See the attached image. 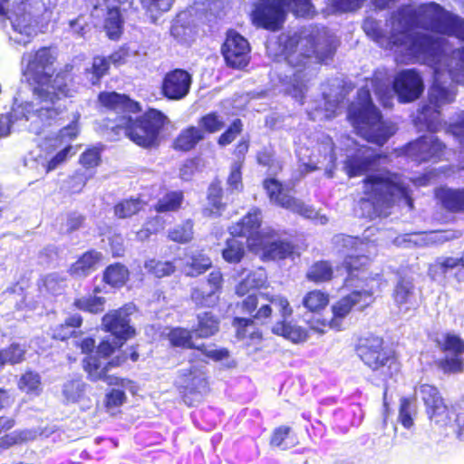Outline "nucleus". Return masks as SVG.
I'll use <instances>...</instances> for the list:
<instances>
[{
	"label": "nucleus",
	"instance_id": "f257e3e1",
	"mask_svg": "<svg viewBox=\"0 0 464 464\" xmlns=\"http://www.w3.org/2000/svg\"><path fill=\"white\" fill-rule=\"evenodd\" d=\"M390 162L388 153L374 152L372 148L362 146L347 157L343 168L349 178L366 175L362 180L363 194L374 208H391L396 199H404L412 207L410 188L400 173L387 169L380 173H371L382 164Z\"/></svg>",
	"mask_w": 464,
	"mask_h": 464
},
{
	"label": "nucleus",
	"instance_id": "f03ea898",
	"mask_svg": "<svg viewBox=\"0 0 464 464\" xmlns=\"http://www.w3.org/2000/svg\"><path fill=\"white\" fill-rule=\"evenodd\" d=\"M272 305L278 308L281 315V319L272 326V333L295 343L304 342L309 336L308 330L287 321L293 314L288 299L283 295H271L260 291L251 293L238 304L241 311L251 317L235 316L232 319L236 337L238 340L259 343L263 339V333L256 326V321H269L273 314Z\"/></svg>",
	"mask_w": 464,
	"mask_h": 464
},
{
	"label": "nucleus",
	"instance_id": "7ed1b4c3",
	"mask_svg": "<svg viewBox=\"0 0 464 464\" xmlns=\"http://www.w3.org/2000/svg\"><path fill=\"white\" fill-rule=\"evenodd\" d=\"M57 60L58 53L53 46H41L23 54L22 75L41 102L53 105L76 92L74 65L68 63L55 70Z\"/></svg>",
	"mask_w": 464,
	"mask_h": 464
},
{
	"label": "nucleus",
	"instance_id": "20e7f679",
	"mask_svg": "<svg viewBox=\"0 0 464 464\" xmlns=\"http://www.w3.org/2000/svg\"><path fill=\"white\" fill-rule=\"evenodd\" d=\"M341 266L346 273L343 286L347 290L363 288L369 282L375 279L371 271V259L368 256L346 255ZM372 295V291L367 289L351 291L331 306L332 318L327 323L323 322L322 324L340 329L343 320L353 309L362 311L371 304Z\"/></svg>",
	"mask_w": 464,
	"mask_h": 464
},
{
	"label": "nucleus",
	"instance_id": "39448f33",
	"mask_svg": "<svg viewBox=\"0 0 464 464\" xmlns=\"http://www.w3.org/2000/svg\"><path fill=\"white\" fill-rule=\"evenodd\" d=\"M392 19L400 29H393L390 44L393 46H407L410 53L432 67L439 65L444 55L445 41L424 34H411L418 22V13L410 5H402L392 14Z\"/></svg>",
	"mask_w": 464,
	"mask_h": 464
},
{
	"label": "nucleus",
	"instance_id": "423d86ee",
	"mask_svg": "<svg viewBox=\"0 0 464 464\" xmlns=\"http://www.w3.org/2000/svg\"><path fill=\"white\" fill-rule=\"evenodd\" d=\"M353 351L362 363L374 376L385 383L383 406L386 411H388L389 405L386 401L388 393L387 383L397 376L401 369V362L397 351L387 343L383 336L373 333H367L358 336Z\"/></svg>",
	"mask_w": 464,
	"mask_h": 464
},
{
	"label": "nucleus",
	"instance_id": "0eeeda50",
	"mask_svg": "<svg viewBox=\"0 0 464 464\" xmlns=\"http://www.w3.org/2000/svg\"><path fill=\"white\" fill-rule=\"evenodd\" d=\"M170 120L161 110L149 107L136 117L123 115L112 127L114 133L122 131L132 143L143 150L158 149Z\"/></svg>",
	"mask_w": 464,
	"mask_h": 464
},
{
	"label": "nucleus",
	"instance_id": "6e6552de",
	"mask_svg": "<svg viewBox=\"0 0 464 464\" xmlns=\"http://www.w3.org/2000/svg\"><path fill=\"white\" fill-rule=\"evenodd\" d=\"M418 391L430 425L447 430L455 424L456 438L464 441V398L450 403L440 389L430 383H420Z\"/></svg>",
	"mask_w": 464,
	"mask_h": 464
},
{
	"label": "nucleus",
	"instance_id": "1a4fd4ad",
	"mask_svg": "<svg viewBox=\"0 0 464 464\" xmlns=\"http://www.w3.org/2000/svg\"><path fill=\"white\" fill-rule=\"evenodd\" d=\"M348 120L361 138L378 146L384 145L394 133L383 121L367 87L358 91V106L349 110Z\"/></svg>",
	"mask_w": 464,
	"mask_h": 464
},
{
	"label": "nucleus",
	"instance_id": "9d476101",
	"mask_svg": "<svg viewBox=\"0 0 464 464\" xmlns=\"http://www.w3.org/2000/svg\"><path fill=\"white\" fill-rule=\"evenodd\" d=\"M134 310L135 305L132 303H127L103 314L101 328L103 332L111 334L112 340L102 339L99 343L97 352L100 357H111L129 340L136 336L137 331L130 324V315Z\"/></svg>",
	"mask_w": 464,
	"mask_h": 464
},
{
	"label": "nucleus",
	"instance_id": "9b49d317",
	"mask_svg": "<svg viewBox=\"0 0 464 464\" xmlns=\"http://www.w3.org/2000/svg\"><path fill=\"white\" fill-rule=\"evenodd\" d=\"M309 0H257L251 10V23L257 28L276 32L282 28L287 9L294 13L308 11Z\"/></svg>",
	"mask_w": 464,
	"mask_h": 464
},
{
	"label": "nucleus",
	"instance_id": "f8f14e48",
	"mask_svg": "<svg viewBox=\"0 0 464 464\" xmlns=\"http://www.w3.org/2000/svg\"><path fill=\"white\" fill-rule=\"evenodd\" d=\"M249 250L263 262L294 260L301 256V249L295 241L279 237L274 230L256 235L249 243Z\"/></svg>",
	"mask_w": 464,
	"mask_h": 464
},
{
	"label": "nucleus",
	"instance_id": "ddd939ff",
	"mask_svg": "<svg viewBox=\"0 0 464 464\" xmlns=\"http://www.w3.org/2000/svg\"><path fill=\"white\" fill-rule=\"evenodd\" d=\"M10 0H0V16L11 22L14 31L30 36L38 24L43 5L37 0L15 2L9 9Z\"/></svg>",
	"mask_w": 464,
	"mask_h": 464
},
{
	"label": "nucleus",
	"instance_id": "4468645a",
	"mask_svg": "<svg viewBox=\"0 0 464 464\" xmlns=\"http://www.w3.org/2000/svg\"><path fill=\"white\" fill-rule=\"evenodd\" d=\"M455 101V93L440 83H433L428 92L426 102L420 108L417 121L429 132H437L442 123L441 108Z\"/></svg>",
	"mask_w": 464,
	"mask_h": 464
},
{
	"label": "nucleus",
	"instance_id": "2eb2a0df",
	"mask_svg": "<svg viewBox=\"0 0 464 464\" xmlns=\"http://www.w3.org/2000/svg\"><path fill=\"white\" fill-rule=\"evenodd\" d=\"M439 350L445 354L436 362L438 369L445 375H455L464 372V340L454 333H445L441 340L436 341Z\"/></svg>",
	"mask_w": 464,
	"mask_h": 464
},
{
	"label": "nucleus",
	"instance_id": "dca6fc26",
	"mask_svg": "<svg viewBox=\"0 0 464 464\" xmlns=\"http://www.w3.org/2000/svg\"><path fill=\"white\" fill-rule=\"evenodd\" d=\"M224 275L220 269L211 271L203 280L191 287L189 300L194 308L210 309L218 306L224 286Z\"/></svg>",
	"mask_w": 464,
	"mask_h": 464
},
{
	"label": "nucleus",
	"instance_id": "f3484780",
	"mask_svg": "<svg viewBox=\"0 0 464 464\" xmlns=\"http://www.w3.org/2000/svg\"><path fill=\"white\" fill-rule=\"evenodd\" d=\"M262 188L272 204L304 218H311L313 216L314 208L290 195L289 188L276 178H265L262 180Z\"/></svg>",
	"mask_w": 464,
	"mask_h": 464
},
{
	"label": "nucleus",
	"instance_id": "a211bd4d",
	"mask_svg": "<svg viewBox=\"0 0 464 464\" xmlns=\"http://www.w3.org/2000/svg\"><path fill=\"white\" fill-rule=\"evenodd\" d=\"M447 151V145L432 132L420 136L404 147V153L418 164L442 161Z\"/></svg>",
	"mask_w": 464,
	"mask_h": 464
},
{
	"label": "nucleus",
	"instance_id": "6ab92c4d",
	"mask_svg": "<svg viewBox=\"0 0 464 464\" xmlns=\"http://www.w3.org/2000/svg\"><path fill=\"white\" fill-rule=\"evenodd\" d=\"M251 46L247 39L235 29H228L221 44L220 53L225 64L234 70H244L250 62Z\"/></svg>",
	"mask_w": 464,
	"mask_h": 464
},
{
	"label": "nucleus",
	"instance_id": "aec40b11",
	"mask_svg": "<svg viewBox=\"0 0 464 464\" xmlns=\"http://www.w3.org/2000/svg\"><path fill=\"white\" fill-rule=\"evenodd\" d=\"M129 355L125 351H121L108 362L103 363L99 356L87 355L82 360V368L87 374V379L92 382H97L104 379L106 373L112 368L121 367L125 364L130 358L132 362L139 361V345L133 344L129 346Z\"/></svg>",
	"mask_w": 464,
	"mask_h": 464
},
{
	"label": "nucleus",
	"instance_id": "412c9836",
	"mask_svg": "<svg viewBox=\"0 0 464 464\" xmlns=\"http://www.w3.org/2000/svg\"><path fill=\"white\" fill-rule=\"evenodd\" d=\"M424 13L427 14L430 26L433 31L454 35L464 41V19L450 14L434 2L425 6Z\"/></svg>",
	"mask_w": 464,
	"mask_h": 464
},
{
	"label": "nucleus",
	"instance_id": "4be33fe9",
	"mask_svg": "<svg viewBox=\"0 0 464 464\" xmlns=\"http://www.w3.org/2000/svg\"><path fill=\"white\" fill-rule=\"evenodd\" d=\"M193 82L192 74L182 68H174L164 73L160 84V93L167 101L186 98Z\"/></svg>",
	"mask_w": 464,
	"mask_h": 464
},
{
	"label": "nucleus",
	"instance_id": "5701e85b",
	"mask_svg": "<svg viewBox=\"0 0 464 464\" xmlns=\"http://www.w3.org/2000/svg\"><path fill=\"white\" fill-rule=\"evenodd\" d=\"M179 383L175 386L188 406H192L193 397L208 390L207 373L195 367L183 369L179 372Z\"/></svg>",
	"mask_w": 464,
	"mask_h": 464
},
{
	"label": "nucleus",
	"instance_id": "b1692460",
	"mask_svg": "<svg viewBox=\"0 0 464 464\" xmlns=\"http://www.w3.org/2000/svg\"><path fill=\"white\" fill-rule=\"evenodd\" d=\"M392 89L400 102L417 100L423 92L424 86L420 73L415 69L399 72L392 82Z\"/></svg>",
	"mask_w": 464,
	"mask_h": 464
},
{
	"label": "nucleus",
	"instance_id": "393cba45",
	"mask_svg": "<svg viewBox=\"0 0 464 464\" xmlns=\"http://www.w3.org/2000/svg\"><path fill=\"white\" fill-rule=\"evenodd\" d=\"M98 102L103 108L114 112L140 113L142 111L139 102L129 95L116 92H101L97 96Z\"/></svg>",
	"mask_w": 464,
	"mask_h": 464
},
{
	"label": "nucleus",
	"instance_id": "a878e982",
	"mask_svg": "<svg viewBox=\"0 0 464 464\" xmlns=\"http://www.w3.org/2000/svg\"><path fill=\"white\" fill-rule=\"evenodd\" d=\"M102 260V254L96 249L82 253L68 269V275L74 279L85 278L96 270Z\"/></svg>",
	"mask_w": 464,
	"mask_h": 464
},
{
	"label": "nucleus",
	"instance_id": "bb28decb",
	"mask_svg": "<svg viewBox=\"0 0 464 464\" xmlns=\"http://www.w3.org/2000/svg\"><path fill=\"white\" fill-rule=\"evenodd\" d=\"M227 206L224 188L219 179L213 180L207 190V204L202 208V214L206 218H218L226 210Z\"/></svg>",
	"mask_w": 464,
	"mask_h": 464
},
{
	"label": "nucleus",
	"instance_id": "cd10ccee",
	"mask_svg": "<svg viewBox=\"0 0 464 464\" xmlns=\"http://www.w3.org/2000/svg\"><path fill=\"white\" fill-rule=\"evenodd\" d=\"M15 420L13 418L0 417V435L13 429ZM33 439L30 431L15 430L0 437V452L15 446H21Z\"/></svg>",
	"mask_w": 464,
	"mask_h": 464
},
{
	"label": "nucleus",
	"instance_id": "c85d7f7f",
	"mask_svg": "<svg viewBox=\"0 0 464 464\" xmlns=\"http://www.w3.org/2000/svg\"><path fill=\"white\" fill-rule=\"evenodd\" d=\"M205 140L203 130L198 126L188 125L181 129L180 131L171 141V149L179 153L190 152L198 147V145Z\"/></svg>",
	"mask_w": 464,
	"mask_h": 464
},
{
	"label": "nucleus",
	"instance_id": "c756f323",
	"mask_svg": "<svg viewBox=\"0 0 464 464\" xmlns=\"http://www.w3.org/2000/svg\"><path fill=\"white\" fill-rule=\"evenodd\" d=\"M261 220L257 212H248L244 215L237 222L233 224L229 228L230 236L238 237H246L247 248L249 249V243L260 232Z\"/></svg>",
	"mask_w": 464,
	"mask_h": 464
},
{
	"label": "nucleus",
	"instance_id": "7c9ffc66",
	"mask_svg": "<svg viewBox=\"0 0 464 464\" xmlns=\"http://www.w3.org/2000/svg\"><path fill=\"white\" fill-rule=\"evenodd\" d=\"M392 298L397 307H404L405 310H408V305L412 304L415 299V285L413 278L400 275L393 286Z\"/></svg>",
	"mask_w": 464,
	"mask_h": 464
},
{
	"label": "nucleus",
	"instance_id": "2f4dec72",
	"mask_svg": "<svg viewBox=\"0 0 464 464\" xmlns=\"http://www.w3.org/2000/svg\"><path fill=\"white\" fill-rule=\"evenodd\" d=\"M196 319L197 324L192 327L196 338L209 339L219 332L220 319L211 311L198 314Z\"/></svg>",
	"mask_w": 464,
	"mask_h": 464
},
{
	"label": "nucleus",
	"instance_id": "473e14b6",
	"mask_svg": "<svg viewBox=\"0 0 464 464\" xmlns=\"http://www.w3.org/2000/svg\"><path fill=\"white\" fill-rule=\"evenodd\" d=\"M83 318L81 314H71L63 323L51 329V338L53 340L64 342L72 337H76L82 334V332L77 331V329L81 328Z\"/></svg>",
	"mask_w": 464,
	"mask_h": 464
},
{
	"label": "nucleus",
	"instance_id": "72a5a7b5",
	"mask_svg": "<svg viewBox=\"0 0 464 464\" xmlns=\"http://www.w3.org/2000/svg\"><path fill=\"white\" fill-rule=\"evenodd\" d=\"M130 280L129 268L121 262L108 265L102 275V281L111 288L120 289Z\"/></svg>",
	"mask_w": 464,
	"mask_h": 464
},
{
	"label": "nucleus",
	"instance_id": "f704fd0d",
	"mask_svg": "<svg viewBox=\"0 0 464 464\" xmlns=\"http://www.w3.org/2000/svg\"><path fill=\"white\" fill-rule=\"evenodd\" d=\"M102 27L110 40L117 41L121 38L124 28V19L119 6L106 8Z\"/></svg>",
	"mask_w": 464,
	"mask_h": 464
},
{
	"label": "nucleus",
	"instance_id": "c9c22d12",
	"mask_svg": "<svg viewBox=\"0 0 464 464\" xmlns=\"http://www.w3.org/2000/svg\"><path fill=\"white\" fill-rule=\"evenodd\" d=\"M307 281L315 285L328 283L334 278V266L331 260L320 259L312 263L305 273Z\"/></svg>",
	"mask_w": 464,
	"mask_h": 464
},
{
	"label": "nucleus",
	"instance_id": "e433bc0d",
	"mask_svg": "<svg viewBox=\"0 0 464 464\" xmlns=\"http://www.w3.org/2000/svg\"><path fill=\"white\" fill-rule=\"evenodd\" d=\"M185 196L181 189L167 190L152 206L157 215L179 212L182 208Z\"/></svg>",
	"mask_w": 464,
	"mask_h": 464
},
{
	"label": "nucleus",
	"instance_id": "4c0bfd02",
	"mask_svg": "<svg viewBox=\"0 0 464 464\" xmlns=\"http://www.w3.org/2000/svg\"><path fill=\"white\" fill-rule=\"evenodd\" d=\"M437 197L447 212L464 213V188H443Z\"/></svg>",
	"mask_w": 464,
	"mask_h": 464
},
{
	"label": "nucleus",
	"instance_id": "58836bf2",
	"mask_svg": "<svg viewBox=\"0 0 464 464\" xmlns=\"http://www.w3.org/2000/svg\"><path fill=\"white\" fill-rule=\"evenodd\" d=\"M186 256L188 260L184 263L183 268L185 275L188 277L201 276L212 267L211 258L203 251H198Z\"/></svg>",
	"mask_w": 464,
	"mask_h": 464
},
{
	"label": "nucleus",
	"instance_id": "ea45409f",
	"mask_svg": "<svg viewBox=\"0 0 464 464\" xmlns=\"http://www.w3.org/2000/svg\"><path fill=\"white\" fill-rule=\"evenodd\" d=\"M92 292V295L75 298L72 306L77 310L92 314H98L104 312L106 299L103 296L97 295V294L101 292V288L95 286Z\"/></svg>",
	"mask_w": 464,
	"mask_h": 464
},
{
	"label": "nucleus",
	"instance_id": "a19ab883",
	"mask_svg": "<svg viewBox=\"0 0 464 464\" xmlns=\"http://www.w3.org/2000/svg\"><path fill=\"white\" fill-rule=\"evenodd\" d=\"M435 266L442 275H448L454 270L451 274L453 279L459 284L464 283V251L459 257L446 256L438 259Z\"/></svg>",
	"mask_w": 464,
	"mask_h": 464
},
{
	"label": "nucleus",
	"instance_id": "79ce46f5",
	"mask_svg": "<svg viewBox=\"0 0 464 464\" xmlns=\"http://www.w3.org/2000/svg\"><path fill=\"white\" fill-rule=\"evenodd\" d=\"M166 227V221L160 215L148 217L141 227L135 232V239L138 242H147L151 237L163 231Z\"/></svg>",
	"mask_w": 464,
	"mask_h": 464
},
{
	"label": "nucleus",
	"instance_id": "37998d69",
	"mask_svg": "<svg viewBox=\"0 0 464 464\" xmlns=\"http://www.w3.org/2000/svg\"><path fill=\"white\" fill-rule=\"evenodd\" d=\"M330 302V295L321 289L307 291L302 299V305L311 314H320Z\"/></svg>",
	"mask_w": 464,
	"mask_h": 464
},
{
	"label": "nucleus",
	"instance_id": "c03bdc74",
	"mask_svg": "<svg viewBox=\"0 0 464 464\" xmlns=\"http://www.w3.org/2000/svg\"><path fill=\"white\" fill-rule=\"evenodd\" d=\"M256 161L259 166L266 168L269 172L277 174L284 169L283 162L277 158L273 145L263 147L256 154Z\"/></svg>",
	"mask_w": 464,
	"mask_h": 464
},
{
	"label": "nucleus",
	"instance_id": "a18cd8bd",
	"mask_svg": "<svg viewBox=\"0 0 464 464\" xmlns=\"http://www.w3.org/2000/svg\"><path fill=\"white\" fill-rule=\"evenodd\" d=\"M237 237L234 236L228 237L222 249V258L228 264H238L246 256V244Z\"/></svg>",
	"mask_w": 464,
	"mask_h": 464
},
{
	"label": "nucleus",
	"instance_id": "49530a36",
	"mask_svg": "<svg viewBox=\"0 0 464 464\" xmlns=\"http://www.w3.org/2000/svg\"><path fill=\"white\" fill-rule=\"evenodd\" d=\"M144 14L152 23H156L160 16L169 12L174 0H138Z\"/></svg>",
	"mask_w": 464,
	"mask_h": 464
},
{
	"label": "nucleus",
	"instance_id": "de8ad7c7",
	"mask_svg": "<svg viewBox=\"0 0 464 464\" xmlns=\"http://www.w3.org/2000/svg\"><path fill=\"white\" fill-rule=\"evenodd\" d=\"M143 201L140 198H124L113 206V213L117 218H130L139 214L143 208Z\"/></svg>",
	"mask_w": 464,
	"mask_h": 464
},
{
	"label": "nucleus",
	"instance_id": "09e8293b",
	"mask_svg": "<svg viewBox=\"0 0 464 464\" xmlns=\"http://www.w3.org/2000/svg\"><path fill=\"white\" fill-rule=\"evenodd\" d=\"M193 330L176 326L169 330L167 339L171 347L189 349L193 343Z\"/></svg>",
	"mask_w": 464,
	"mask_h": 464
},
{
	"label": "nucleus",
	"instance_id": "8fccbe9b",
	"mask_svg": "<svg viewBox=\"0 0 464 464\" xmlns=\"http://www.w3.org/2000/svg\"><path fill=\"white\" fill-rule=\"evenodd\" d=\"M414 400L411 397L403 396L400 398L398 407V422L406 430H411L414 426L417 411L413 405Z\"/></svg>",
	"mask_w": 464,
	"mask_h": 464
},
{
	"label": "nucleus",
	"instance_id": "3c124183",
	"mask_svg": "<svg viewBox=\"0 0 464 464\" xmlns=\"http://www.w3.org/2000/svg\"><path fill=\"white\" fill-rule=\"evenodd\" d=\"M144 268L149 275L156 278H163L172 276L176 272V266L173 261H162L150 258L145 261Z\"/></svg>",
	"mask_w": 464,
	"mask_h": 464
},
{
	"label": "nucleus",
	"instance_id": "603ef678",
	"mask_svg": "<svg viewBox=\"0 0 464 464\" xmlns=\"http://www.w3.org/2000/svg\"><path fill=\"white\" fill-rule=\"evenodd\" d=\"M194 222L192 219H185L168 232L169 240L178 244L189 243L193 238Z\"/></svg>",
	"mask_w": 464,
	"mask_h": 464
},
{
	"label": "nucleus",
	"instance_id": "864d4df0",
	"mask_svg": "<svg viewBox=\"0 0 464 464\" xmlns=\"http://www.w3.org/2000/svg\"><path fill=\"white\" fill-rule=\"evenodd\" d=\"M292 429L286 425H280L272 430L269 439V445L273 448H278L283 450H289L296 445L291 440Z\"/></svg>",
	"mask_w": 464,
	"mask_h": 464
},
{
	"label": "nucleus",
	"instance_id": "5fc2aeb1",
	"mask_svg": "<svg viewBox=\"0 0 464 464\" xmlns=\"http://www.w3.org/2000/svg\"><path fill=\"white\" fill-rule=\"evenodd\" d=\"M41 377L34 371H26L17 382L18 388L27 394H39L41 392Z\"/></svg>",
	"mask_w": 464,
	"mask_h": 464
},
{
	"label": "nucleus",
	"instance_id": "6e6d98bb",
	"mask_svg": "<svg viewBox=\"0 0 464 464\" xmlns=\"http://www.w3.org/2000/svg\"><path fill=\"white\" fill-rule=\"evenodd\" d=\"M79 135V128L77 123L71 122L68 125L63 127L59 130L55 137L53 139V143L51 145V150H54L59 147H63L65 144H70V142L75 140Z\"/></svg>",
	"mask_w": 464,
	"mask_h": 464
},
{
	"label": "nucleus",
	"instance_id": "4d7b16f0",
	"mask_svg": "<svg viewBox=\"0 0 464 464\" xmlns=\"http://www.w3.org/2000/svg\"><path fill=\"white\" fill-rule=\"evenodd\" d=\"M110 70V61L104 56H94L92 66L86 69L85 72L92 74L91 83L92 85L100 84L102 77L108 74Z\"/></svg>",
	"mask_w": 464,
	"mask_h": 464
},
{
	"label": "nucleus",
	"instance_id": "13d9d810",
	"mask_svg": "<svg viewBox=\"0 0 464 464\" xmlns=\"http://www.w3.org/2000/svg\"><path fill=\"white\" fill-rule=\"evenodd\" d=\"M198 128L203 133H216L223 129L224 121L217 111H210L202 115L198 121Z\"/></svg>",
	"mask_w": 464,
	"mask_h": 464
},
{
	"label": "nucleus",
	"instance_id": "bf43d9fd",
	"mask_svg": "<svg viewBox=\"0 0 464 464\" xmlns=\"http://www.w3.org/2000/svg\"><path fill=\"white\" fill-rule=\"evenodd\" d=\"M74 155L73 147L71 144H65L44 165L46 173L52 172L58 167L63 165L72 156Z\"/></svg>",
	"mask_w": 464,
	"mask_h": 464
},
{
	"label": "nucleus",
	"instance_id": "052dcab7",
	"mask_svg": "<svg viewBox=\"0 0 464 464\" xmlns=\"http://www.w3.org/2000/svg\"><path fill=\"white\" fill-rule=\"evenodd\" d=\"M242 131L243 122L239 118H237L233 120L228 127L218 136L217 142L220 147H226L231 144Z\"/></svg>",
	"mask_w": 464,
	"mask_h": 464
},
{
	"label": "nucleus",
	"instance_id": "680f3d73",
	"mask_svg": "<svg viewBox=\"0 0 464 464\" xmlns=\"http://www.w3.org/2000/svg\"><path fill=\"white\" fill-rule=\"evenodd\" d=\"M189 350L199 352L206 358L212 360L213 362H221L227 360L230 356V353L227 348L221 347L218 349L210 350L206 343L196 344L192 343Z\"/></svg>",
	"mask_w": 464,
	"mask_h": 464
},
{
	"label": "nucleus",
	"instance_id": "e2e57ef3",
	"mask_svg": "<svg viewBox=\"0 0 464 464\" xmlns=\"http://www.w3.org/2000/svg\"><path fill=\"white\" fill-rule=\"evenodd\" d=\"M83 392L84 384L78 380H70L63 387V394L68 403L78 401L82 396Z\"/></svg>",
	"mask_w": 464,
	"mask_h": 464
},
{
	"label": "nucleus",
	"instance_id": "0e129e2a",
	"mask_svg": "<svg viewBox=\"0 0 464 464\" xmlns=\"http://www.w3.org/2000/svg\"><path fill=\"white\" fill-rule=\"evenodd\" d=\"M24 350L17 343H12L0 350V359L3 361V365L18 363L24 360Z\"/></svg>",
	"mask_w": 464,
	"mask_h": 464
},
{
	"label": "nucleus",
	"instance_id": "69168bd1",
	"mask_svg": "<svg viewBox=\"0 0 464 464\" xmlns=\"http://www.w3.org/2000/svg\"><path fill=\"white\" fill-rule=\"evenodd\" d=\"M101 162V150L96 147L87 148L79 158V163L86 169H95Z\"/></svg>",
	"mask_w": 464,
	"mask_h": 464
},
{
	"label": "nucleus",
	"instance_id": "338daca9",
	"mask_svg": "<svg viewBox=\"0 0 464 464\" xmlns=\"http://www.w3.org/2000/svg\"><path fill=\"white\" fill-rule=\"evenodd\" d=\"M263 282L256 278V273L250 272L235 287V293L237 296L243 297L249 295V291L253 288H259Z\"/></svg>",
	"mask_w": 464,
	"mask_h": 464
},
{
	"label": "nucleus",
	"instance_id": "774afa93",
	"mask_svg": "<svg viewBox=\"0 0 464 464\" xmlns=\"http://www.w3.org/2000/svg\"><path fill=\"white\" fill-rule=\"evenodd\" d=\"M127 401L124 391L119 389H111L104 395L103 406L106 410L120 408Z\"/></svg>",
	"mask_w": 464,
	"mask_h": 464
}]
</instances>
